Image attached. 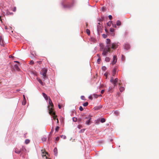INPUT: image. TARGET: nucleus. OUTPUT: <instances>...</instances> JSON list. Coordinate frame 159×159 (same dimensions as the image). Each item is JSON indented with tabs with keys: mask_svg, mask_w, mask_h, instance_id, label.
I'll return each mask as SVG.
<instances>
[{
	"mask_svg": "<svg viewBox=\"0 0 159 159\" xmlns=\"http://www.w3.org/2000/svg\"><path fill=\"white\" fill-rule=\"evenodd\" d=\"M95 124L97 125L98 124L100 123V120L99 119H97L95 121Z\"/></svg>",
	"mask_w": 159,
	"mask_h": 159,
	"instance_id": "obj_23",
	"label": "nucleus"
},
{
	"mask_svg": "<svg viewBox=\"0 0 159 159\" xmlns=\"http://www.w3.org/2000/svg\"><path fill=\"white\" fill-rule=\"evenodd\" d=\"M46 154H47V152H42V156L43 157V156L45 157L47 159L48 158H47V156H46Z\"/></svg>",
	"mask_w": 159,
	"mask_h": 159,
	"instance_id": "obj_21",
	"label": "nucleus"
},
{
	"mask_svg": "<svg viewBox=\"0 0 159 159\" xmlns=\"http://www.w3.org/2000/svg\"><path fill=\"white\" fill-rule=\"evenodd\" d=\"M113 88L112 87H110L108 89V91L112 93L113 91Z\"/></svg>",
	"mask_w": 159,
	"mask_h": 159,
	"instance_id": "obj_20",
	"label": "nucleus"
},
{
	"mask_svg": "<svg viewBox=\"0 0 159 159\" xmlns=\"http://www.w3.org/2000/svg\"><path fill=\"white\" fill-rule=\"evenodd\" d=\"M58 107H59V109H61V106L60 105H58Z\"/></svg>",
	"mask_w": 159,
	"mask_h": 159,
	"instance_id": "obj_57",
	"label": "nucleus"
},
{
	"mask_svg": "<svg viewBox=\"0 0 159 159\" xmlns=\"http://www.w3.org/2000/svg\"><path fill=\"white\" fill-rule=\"evenodd\" d=\"M100 121L102 123H104L105 121V120L104 118H102L100 120Z\"/></svg>",
	"mask_w": 159,
	"mask_h": 159,
	"instance_id": "obj_32",
	"label": "nucleus"
},
{
	"mask_svg": "<svg viewBox=\"0 0 159 159\" xmlns=\"http://www.w3.org/2000/svg\"><path fill=\"white\" fill-rule=\"evenodd\" d=\"M86 33L88 34V35H89L90 34V30L89 29H87L86 30Z\"/></svg>",
	"mask_w": 159,
	"mask_h": 159,
	"instance_id": "obj_34",
	"label": "nucleus"
},
{
	"mask_svg": "<svg viewBox=\"0 0 159 159\" xmlns=\"http://www.w3.org/2000/svg\"><path fill=\"white\" fill-rule=\"evenodd\" d=\"M118 43H114L112 44L111 47L113 49H116L118 47Z\"/></svg>",
	"mask_w": 159,
	"mask_h": 159,
	"instance_id": "obj_7",
	"label": "nucleus"
},
{
	"mask_svg": "<svg viewBox=\"0 0 159 159\" xmlns=\"http://www.w3.org/2000/svg\"><path fill=\"white\" fill-rule=\"evenodd\" d=\"M101 58H99L97 60L98 62H99L100 61H101Z\"/></svg>",
	"mask_w": 159,
	"mask_h": 159,
	"instance_id": "obj_54",
	"label": "nucleus"
},
{
	"mask_svg": "<svg viewBox=\"0 0 159 159\" xmlns=\"http://www.w3.org/2000/svg\"><path fill=\"white\" fill-rule=\"evenodd\" d=\"M112 24V21H110L108 22L107 23V26H110L111 25V24Z\"/></svg>",
	"mask_w": 159,
	"mask_h": 159,
	"instance_id": "obj_27",
	"label": "nucleus"
},
{
	"mask_svg": "<svg viewBox=\"0 0 159 159\" xmlns=\"http://www.w3.org/2000/svg\"><path fill=\"white\" fill-rule=\"evenodd\" d=\"M85 130V129H82L79 131V133H81L84 132Z\"/></svg>",
	"mask_w": 159,
	"mask_h": 159,
	"instance_id": "obj_39",
	"label": "nucleus"
},
{
	"mask_svg": "<svg viewBox=\"0 0 159 159\" xmlns=\"http://www.w3.org/2000/svg\"><path fill=\"white\" fill-rule=\"evenodd\" d=\"M73 121L74 122H76L77 120V118L76 117H74L73 118Z\"/></svg>",
	"mask_w": 159,
	"mask_h": 159,
	"instance_id": "obj_38",
	"label": "nucleus"
},
{
	"mask_svg": "<svg viewBox=\"0 0 159 159\" xmlns=\"http://www.w3.org/2000/svg\"><path fill=\"white\" fill-rule=\"evenodd\" d=\"M111 35L114 36V33L113 32H112V33L111 34Z\"/></svg>",
	"mask_w": 159,
	"mask_h": 159,
	"instance_id": "obj_56",
	"label": "nucleus"
},
{
	"mask_svg": "<svg viewBox=\"0 0 159 159\" xmlns=\"http://www.w3.org/2000/svg\"><path fill=\"white\" fill-rule=\"evenodd\" d=\"M104 92V89H102V90L101 91V93H102V94Z\"/></svg>",
	"mask_w": 159,
	"mask_h": 159,
	"instance_id": "obj_53",
	"label": "nucleus"
},
{
	"mask_svg": "<svg viewBox=\"0 0 159 159\" xmlns=\"http://www.w3.org/2000/svg\"><path fill=\"white\" fill-rule=\"evenodd\" d=\"M37 80H38V81L42 85H43V82L42 80L40 79L39 78H37Z\"/></svg>",
	"mask_w": 159,
	"mask_h": 159,
	"instance_id": "obj_19",
	"label": "nucleus"
},
{
	"mask_svg": "<svg viewBox=\"0 0 159 159\" xmlns=\"http://www.w3.org/2000/svg\"><path fill=\"white\" fill-rule=\"evenodd\" d=\"M106 40H107L106 43H107V44L111 42V40H110V39H107Z\"/></svg>",
	"mask_w": 159,
	"mask_h": 159,
	"instance_id": "obj_33",
	"label": "nucleus"
},
{
	"mask_svg": "<svg viewBox=\"0 0 159 159\" xmlns=\"http://www.w3.org/2000/svg\"><path fill=\"white\" fill-rule=\"evenodd\" d=\"M60 138L59 137H57L56 138V141H58L59 139Z\"/></svg>",
	"mask_w": 159,
	"mask_h": 159,
	"instance_id": "obj_52",
	"label": "nucleus"
},
{
	"mask_svg": "<svg viewBox=\"0 0 159 159\" xmlns=\"http://www.w3.org/2000/svg\"><path fill=\"white\" fill-rule=\"evenodd\" d=\"M84 119H87V120L85 122L86 124L89 125L91 123V116H88L86 117H85Z\"/></svg>",
	"mask_w": 159,
	"mask_h": 159,
	"instance_id": "obj_4",
	"label": "nucleus"
},
{
	"mask_svg": "<svg viewBox=\"0 0 159 159\" xmlns=\"http://www.w3.org/2000/svg\"><path fill=\"white\" fill-rule=\"evenodd\" d=\"M49 104L50 105L51 107H53V105L51 99L49 98Z\"/></svg>",
	"mask_w": 159,
	"mask_h": 159,
	"instance_id": "obj_16",
	"label": "nucleus"
},
{
	"mask_svg": "<svg viewBox=\"0 0 159 159\" xmlns=\"http://www.w3.org/2000/svg\"><path fill=\"white\" fill-rule=\"evenodd\" d=\"M82 127V126L80 125H78V128L79 129H80Z\"/></svg>",
	"mask_w": 159,
	"mask_h": 159,
	"instance_id": "obj_51",
	"label": "nucleus"
},
{
	"mask_svg": "<svg viewBox=\"0 0 159 159\" xmlns=\"http://www.w3.org/2000/svg\"><path fill=\"white\" fill-rule=\"evenodd\" d=\"M102 106H100V107H95V110H99V109L100 108H102Z\"/></svg>",
	"mask_w": 159,
	"mask_h": 159,
	"instance_id": "obj_37",
	"label": "nucleus"
},
{
	"mask_svg": "<svg viewBox=\"0 0 159 159\" xmlns=\"http://www.w3.org/2000/svg\"><path fill=\"white\" fill-rule=\"evenodd\" d=\"M118 79L116 78L114 80L113 77H112L111 78L110 82L114 84V88L116 85V83L118 81Z\"/></svg>",
	"mask_w": 159,
	"mask_h": 159,
	"instance_id": "obj_3",
	"label": "nucleus"
},
{
	"mask_svg": "<svg viewBox=\"0 0 159 159\" xmlns=\"http://www.w3.org/2000/svg\"><path fill=\"white\" fill-rule=\"evenodd\" d=\"M29 64H30V65H32V64H34V61H33V60L31 61H30V62L29 63Z\"/></svg>",
	"mask_w": 159,
	"mask_h": 159,
	"instance_id": "obj_42",
	"label": "nucleus"
},
{
	"mask_svg": "<svg viewBox=\"0 0 159 159\" xmlns=\"http://www.w3.org/2000/svg\"><path fill=\"white\" fill-rule=\"evenodd\" d=\"M6 14L7 15H12L13 13L12 12H10L8 10H7V11Z\"/></svg>",
	"mask_w": 159,
	"mask_h": 159,
	"instance_id": "obj_24",
	"label": "nucleus"
},
{
	"mask_svg": "<svg viewBox=\"0 0 159 159\" xmlns=\"http://www.w3.org/2000/svg\"><path fill=\"white\" fill-rule=\"evenodd\" d=\"M25 103H26V102H25V101L24 102H23L22 103V104H23V105H25Z\"/></svg>",
	"mask_w": 159,
	"mask_h": 159,
	"instance_id": "obj_58",
	"label": "nucleus"
},
{
	"mask_svg": "<svg viewBox=\"0 0 159 159\" xmlns=\"http://www.w3.org/2000/svg\"><path fill=\"white\" fill-rule=\"evenodd\" d=\"M49 113L50 115H53V118L55 120L56 119V116H55V113L53 111L52 107L49 108Z\"/></svg>",
	"mask_w": 159,
	"mask_h": 159,
	"instance_id": "obj_5",
	"label": "nucleus"
},
{
	"mask_svg": "<svg viewBox=\"0 0 159 159\" xmlns=\"http://www.w3.org/2000/svg\"><path fill=\"white\" fill-rule=\"evenodd\" d=\"M108 17L110 20H111L112 19V16L111 15H110L108 16Z\"/></svg>",
	"mask_w": 159,
	"mask_h": 159,
	"instance_id": "obj_47",
	"label": "nucleus"
},
{
	"mask_svg": "<svg viewBox=\"0 0 159 159\" xmlns=\"http://www.w3.org/2000/svg\"><path fill=\"white\" fill-rule=\"evenodd\" d=\"M109 51H110V50H103L102 53V55L104 56L106 55Z\"/></svg>",
	"mask_w": 159,
	"mask_h": 159,
	"instance_id": "obj_15",
	"label": "nucleus"
},
{
	"mask_svg": "<svg viewBox=\"0 0 159 159\" xmlns=\"http://www.w3.org/2000/svg\"><path fill=\"white\" fill-rule=\"evenodd\" d=\"M121 22L120 20H118L117 21L116 25H117L119 26L121 25Z\"/></svg>",
	"mask_w": 159,
	"mask_h": 159,
	"instance_id": "obj_28",
	"label": "nucleus"
},
{
	"mask_svg": "<svg viewBox=\"0 0 159 159\" xmlns=\"http://www.w3.org/2000/svg\"><path fill=\"white\" fill-rule=\"evenodd\" d=\"M121 60L123 61L125 60V57L123 55H122L121 56Z\"/></svg>",
	"mask_w": 159,
	"mask_h": 159,
	"instance_id": "obj_45",
	"label": "nucleus"
},
{
	"mask_svg": "<svg viewBox=\"0 0 159 159\" xmlns=\"http://www.w3.org/2000/svg\"><path fill=\"white\" fill-rule=\"evenodd\" d=\"M14 62L19 63V62L18 61H14Z\"/></svg>",
	"mask_w": 159,
	"mask_h": 159,
	"instance_id": "obj_59",
	"label": "nucleus"
},
{
	"mask_svg": "<svg viewBox=\"0 0 159 159\" xmlns=\"http://www.w3.org/2000/svg\"><path fill=\"white\" fill-rule=\"evenodd\" d=\"M114 113L116 115H118L119 113V112L118 111H115Z\"/></svg>",
	"mask_w": 159,
	"mask_h": 159,
	"instance_id": "obj_50",
	"label": "nucleus"
},
{
	"mask_svg": "<svg viewBox=\"0 0 159 159\" xmlns=\"http://www.w3.org/2000/svg\"><path fill=\"white\" fill-rule=\"evenodd\" d=\"M98 24L99 25H97V30L98 32L102 30V28L103 27L102 26H100V23H98Z\"/></svg>",
	"mask_w": 159,
	"mask_h": 159,
	"instance_id": "obj_10",
	"label": "nucleus"
},
{
	"mask_svg": "<svg viewBox=\"0 0 159 159\" xmlns=\"http://www.w3.org/2000/svg\"><path fill=\"white\" fill-rule=\"evenodd\" d=\"M23 97H24V100H25V95H23Z\"/></svg>",
	"mask_w": 159,
	"mask_h": 159,
	"instance_id": "obj_64",
	"label": "nucleus"
},
{
	"mask_svg": "<svg viewBox=\"0 0 159 159\" xmlns=\"http://www.w3.org/2000/svg\"><path fill=\"white\" fill-rule=\"evenodd\" d=\"M13 57L12 56H11V55L9 56V58H11V57Z\"/></svg>",
	"mask_w": 159,
	"mask_h": 159,
	"instance_id": "obj_62",
	"label": "nucleus"
},
{
	"mask_svg": "<svg viewBox=\"0 0 159 159\" xmlns=\"http://www.w3.org/2000/svg\"><path fill=\"white\" fill-rule=\"evenodd\" d=\"M106 68L105 66H104L102 67V69L103 70H105L106 69Z\"/></svg>",
	"mask_w": 159,
	"mask_h": 159,
	"instance_id": "obj_49",
	"label": "nucleus"
},
{
	"mask_svg": "<svg viewBox=\"0 0 159 159\" xmlns=\"http://www.w3.org/2000/svg\"><path fill=\"white\" fill-rule=\"evenodd\" d=\"M116 69L115 68L113 69L112 71V75L113 76H114L116 74Z\"/></svg>",
	"mask_w": 159,
	"mask_h": 159,
	"instance_id": "obj_22",
	"label": "nucleus"
},
{
	"mask_svg": "<svg viewBox=\"0 0 159 159\" xmlns=\"http://www.w3.org/2000/svg\"><path fill=\"white\" fill-rule=\"evenodd\" d=\"M14 67L15 69L17 71H19L20 70L19 66L17 64H15L14 65Z\"/></svg>",
	"mask_w": 159,
	"mask_h": 159,
	"instance_id": "obj_13",
	"label": "nucleus"
},
{
	"mask_svg": "<svg viewBox=\"0 0 159 159\" xmlns=\"http://www.w3.org/2000/svg\"><path fill=\"white\" fill-rule=\"evenodd\" d=\"M124 49L126 50H128L130 48L129 45L128 43L125 44L124 45Z\"/></svg>",
	"mask_w": 159,
	"mask_h": 159,
	"instance_id": "obj_9",
	"label": "nucleus"
},
{
	"mask_svg": "<svg viewBox=\"0 0 159 159\" xmlns=\"http://www.w3.org/2000/svg\"><path fill=\"white\" fill-rule=\"evenodd\" d=\"M88 102H85L83 104V106L84 107H86L88 106Z\"/></svg>",
	"mask_w": 159,
	"mask_h": 159,
	"instance_id": "obj_35",
	"label": "nucleus"
},
{
	"mask_svg": "<svg viewBox=\"0 0 159 159\" xmlns=\"http://www.w3.org/2000/svg\"><path fill=\"white\" fill-rule=\"evenodd\" d=\"M74 2L73 1L66 2L65 0L62 1L61 3V5L63 8L65 9L71 8L74 6Z\"/></svg>",
	"mask_w": 159,
	"mask_h": 159,
	"instance_id": "obj_1",
	"label": "nucleus"
},
{
	"mask_svg": "<svg viewBox=\"0 0 159 159\" xmlns=\"http://www.w3.org/2000/svg\"><path fill=\"white\" fill-rule=\"evenodd\" d=\"M30 142V140L28 139H26L25 140V143L26 144L29 143Z\"/></svg>",
	"mask_w": 159,
	"mask_h": 159,
	"instance_id": "obj_29",
	"label": "nucleus"
},
{
	"mask_svg": "<svg viewBox=\"0 0 159 159\" xmlns=\"http://www.w3.org/2000/svg\"><path fill=\"white\" fill-rule=\"evenodd\" d=\"M59 129V127L58 126H57L55 129L56 132H57Z\"/></svg>",
	"mask_w": 159,
	"mask_h": 159,
	"instance_id": "obj_36",
	"label": "nucleus"
},
{
	"mask_svg": "<svg viewBox=\"0 0 159 159\" xmlns=\"http://www.w3.org/2000/svg\"><path fill=\"white\" fill-rule=\"evenodd\" d=\"M113 26L114 27L116 28V25H114Z\"/></svg>",
	"mask_w": 159,
	"mask_h": 159,
	"instance_id": "obj_63",
	"label": "nucleus"
},
{
	"mask_svg": "<svg viewBox=\"0 0 159 159\" xmlns=\"http://www.w3.org/2000/svg\"><path fill=\"white\" fill-rule=\"evenodd\" d=\"M30 53H31V54L32 55V56L31 57H35V56L37 55L36 54V53L35 52L34 50H31Z\"/></svg>",
	"mask_w": 159,
	"mask_h": 159,
	"instance_id": "obj_11",
	"label": "nucleus"
},
{
	"mask_svg": "<svg viewBox=\"0 0 159 159\" xmlns=\"http://www.w3.org/2000/svg\"><path fill=\"white\" fill-rule=\"evenodd\" d=\"M0 44L1 46H3L4 45L3 38L2 36H0Z\"/></svg>",
	"mask_w": 159,
	"mask_h": 159,
	"instance_id": "obj_8",
	"label": "nucleus"
},
{
	"mask_svg": "<svg viewBox=\"0 0 159 159\" xmlns=\"http://www.w3.org/2000/svg\"><path fill=\"white\" fill-rule=\"evenodd\" d=\"M61 137L64 139H65L66 138V136L65 135H62Z\"/></svg>",
	"mask_w": 159,
	"mask_h": 159,
	"instance_id": "obj_41",
	"label": "nucleus"
},
{
	"mask_svg": "<svg viewBox=\"0 0 159 159\" xmlns=\"http://www.w3.org/2000/svg\"><path fill=\"white\" fill-rule=\"evenodd\" d=\"M81 99L83 100H85V98L83 96H82L81 97Z\"/></svg>",
	"mask_w": 159,
	"mask_h": 159,
	"instance_id": "obj_48",
	"label": "nucleus"
},
{
	"mask_svg": "<svg viewBox=\"0 0 159 159\" xmlns=\"http://www.w3.org/2000/svg\"><path fill=\"white\" fill-rule=\"evenodd\" d=\"M42 140L43 141H46L47 140V138L46 137H43L42 138Z\"/></svg>",
	"mask_w": 159,
	"mask_h": 159,
	"instance_id": "obj_30",
	"label": "nucleus"
},
{
	"mask_svg": "<svg viewBox=\"0 0 159 159\" xmlns=\"http://www.w3.org/2000/svg\"><path fill=\"white\" fill-rule=\"evenodd\" d=\"M102 36L104 38H106L107 37V35L104 34H102Z\"/></svg>",
	"mask_w": 159,
	"mask_h": 159,
	"instance_id": "obj_40",
	"label": "nucleus"
},
{
	"mask_svg": "<svg viewBox=\"0 0 159 159\" xmlns=\"http://www.w3.org/2000/svg\"><path fill=\"white\" fill-rule=\"evenodd\" d=\"M110 58L108 57H106L105 59V61L107 62H109L110 61Z\"/></svg>",
	"mask_w": 159,
	"mask_h": 159,
	"instance_id": "obj_31",
	"label": "nucleus"
},
{
	"mask_svg": "<svg viewBox=\"0 0 159 159\" xmlns=\"http://www.w3.org/2000/svg\"><path fill=\"white\" fill-rule=\"evenodd\" d=\"M79 110L81 111H82L83 110V107L82 106H80L79 107Z\"/></svg>",
	"mask_w": 159,
	"mask_h": 159,
	"instance_id": "obj_43",
	"label": "nucleus"
},
{
	"mask_svg": "<svg viewBox=\"0 0 159 159\" xmlns=\"http://www.w3.org/2000/svg\"><path fill=\"white\" fill-rule=\"evenodd\" d=\"M47 69L44 68L42 69L40 71V74L42 75V77L43 79L44 80L48 78L47 76Z\"/></svg>",
	"mask_w": 159,
	"mask_h": 159,
	"instance_id": "obj_2",
	"label": "nucleus"
},
{
	"mask_svg": "<svg viewBox=\"0 0 159 159\" xmlns=\"http://www.w3.org/2000/svg\"><path fill=\"white\" fill-rule=\"evenodd\" d=\"M93 96H94V97L95 98H98V97H99V96H102L101 95H98V94H94L93 95Z\"/></svg>",
	"mask_w": 159,
	"mask_h": 159,
	"instance_id": "obj_25",
	"label": "nucleus"
},
{
	"mask_svg": "<svg viewBox=\"0 0 159 159\" xmlns=\"http://www.w3.org/2000/svg\"><path fill=\"white\" fill-rule=\"evenodd\" d=\"M21 152H25L26 151L25 148L24 146H22L21 148L20 149Z\"/></svg>",
	"mask_w": 159,
	"mask_h": 159,
	"instance_id": "obj_17",
	"label": "nucleus"
},
{
	"mask_svg": "<svg viewBox=\"0 0 159 159\" xmlns=\"http://www.w3.org/2000/svg\"><path fill=\"white\" fill-rule=\"evenodd\" d=\"M15 153L19 154L21 152V150L17 148H16L15 149Z\"/></svg>",
	"mask_w": 159,
	"mask_h": 159,
	"instance_id": "obj_12",
	"label": "nucleus"
},
{
	"mask_svg": "<svg viewBox=\"0 0 159 159\" xmlns=\"http://www.w3.org/2000/svg\"><path fill=\"white\" fill-rule=\"evenodd\" d=\"M117 58L116 56V55H114L113 57V60L111 62V64H112V65H114L116 63L117 61Z\"/></svg>",
	"mask_w": 159,
	"mask_h": 159,
	"instance_id": "obj_6",
	"label": "nucleus"
},
{
	"mask_svg": "<svg viewBox=\"0 0 159 159\" xmlns=\"http://www.w3.org/2000/svg\"><path fill=\"white\" fill-rule=\"evenodd\" d=\"M114 31V29L113 28L110 29V31L111 32H113Z\"/></svg>",
	"mask_w": 159,
	"mask_h": 159,
	"instance_id": "obj_44",
	"label": "nucleus"
},
{
	"mask_svg": "<svg viewBox=\"0 0 159 159\" xmlns=\"http://www.w3.org/2000/svg\"><path fill=\"white\" fill-rule=\"evenodd\" d=\"M12 10L14 11L15 12L16 11V7H14L12 9Z\"/></svg>",
	"mask_w": 159,
	"mask_h": 159,
	"instance_id": "obj_46",
	"label": "nucleus"
},
{
	"mask_svg": "<svg viewBox=\"0 0 159 159\" xmlns=\"http://www.w3.org/2000/svg\"><path fill=\"white\" fill-rule=\"evenodd\" d=\"M89 98L91 99H92V96H89Z\"/></svg>",
	"mask_w": 159,
	"mask_h": 159,
	"instance_id": "obj_60",
	"label": "nucleus"
},
{
	"mask_svg": "<svg viewBox=\"0 0 159 159\" xmlns=\"http://www.w3.org/2000/svg\"><path fill=\"white\" fill-rule=\"evenodd\" d=\"M50 137H49L48 138V141H50Z\"/></svg>",
	"mask_w": 159,
	"mask_h": 159,
	"instance_id": "obj_61",
	"label": "nucleus"
},
{
	"mask_svg": "<svg viewBox=\"0 0 159 159\" xmlns=\"http://www.w3.org/2000/svg\"><path fill=\"white\" fill-rule=\"evenodd\" d=\"M105 31L106 32H107V33H108V30L106 29H105Z\"/></svg>",
	"mask_w": 159,
	"mask_h": 159,
	"instance_id": "obj_55",
	"label": "nucleus"
},
{
	"mask_svg": "<svg viewBox=\"0 0 159 159\" xmlns=\"http://www.w3.org/2000/svg\"><path fill=\"white\" fill-rule=\"evenodd\" d=\"M42 94L46 100H47L48 99V97L45 93H43Z\"/></svg>",
	"mask_w": 159,
	"mask_h": 159,
	"instance_id": "obj_14",
	"label": "nucleus"
},
{
	"mask_svg": "<svg viewBox=\"0 0 159 159\" xmlns=\"http://www.w3.org/2000/svg\"><path fill=\"white\" fill-rule=\"evenodd\" d=\"M125 90V88L124 87H120V92H123V91H124Z\"/></svg>",
	"mask_w": 159,
	"mask_h": 159,
	"instance_id": "obj_26",
	"label": "nucleus"
},
{
	"mask_svg": "<svg viewBox=\"0 0 159 159\" xmlns=\"http://www.w3.org/2000/svg\"><path fill=\"white\" fill-rule=\"evenodd\" d=\"M53 151L55 155L56 156H57V150L56 148H54Z\"/></svg>",
	"mask_w": 159,
	"mask_h": 159,
	"instance_id": "obj_18",
	"label": "nucleus"
}]
</instances>
